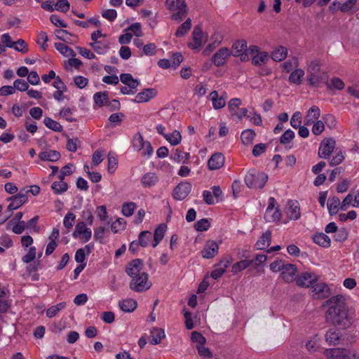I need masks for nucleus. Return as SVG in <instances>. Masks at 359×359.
<instances>
[{
	"label": "nucleus",
	"mask_w": 359,
	"mask_h": 359,
	"mask_svg": "<svg viewBox=\"0 0 359 359\" xmlns=\"http://www.w3.org/2000/svg\"><path fill=\"white\" fill-rule=\"evenodd\" d=\"M326 304L329 306L325 318L326 320L336 327L344 329L351 324V318L348 316V310L346 299L341 294L330 298Z\"/></svg>",
	"instance_id": "nucleus-1"
},
{
	"label": "nucleus",
	"mask_w": 359,
	"mask_h": 359,
	"mask_svg": "<svg viewBox=\"0 0 359 359\" xmlns=\"http://www.w3.org/2000/svg\"><path fill=\"white\" fill-rule=\"evenodd\" d=\"M167 8L172 11L170 18L175 21H181L187 14L188 8L185 0H166Z\"/></svg>",
	"instance_id": "nucleus-2"
},
{
	"label": "nucleus",
	"mask_w": 359,
	"mask_h": 359,
	"mask_svg": "<svg viewBox=\"0 0 359 359\" xmlns=\"http://www.w3.org/2000/svg\"><path fill=\"white\" fill-rule=\"evenodd\" d=\"M268 180V175L255 169L248 172L245 177V183L250 189H262Z\"/></svg>",
	"instance_id": "nucleus-3"
},
{
	"label": "nucleus",
	"mask_w": 359,
	"mask_h": 359,
	"mask_svg": "<svg viewBox=\"0 0 359 359\" xmlns=\"http://www.w3.org/2000/svg\"><path fill=\"white\" fill-rule=\"evenodd\" d=\"M8 200L11 201L8 206V214L5 217L0 224L6 222L11 215L12 211L22 206L27 200V192L21 190L18 194L10 197Z\"/></svg>",
	"instance_id": "nucleus-4"
},
{
	"label": "nucleus",
	"mask_w": 359,
	"mask_h": 359,
	"mask_svg": "<svg viewBox=\"0 0 359 359\" xmlns=\"http://www.w3.org/2000/svg\"><path fill=\"white\" fill-rule=\"evenodd\" d=\"M147 273H142L141 276L131 278L129 287L135 292H142L150 288L151 283L148 280Z\"/></svg>",
	"instance_id": "nucleus-5"
},
{
	"label": "nucleus",
	"mask_w": 359,
	"mask_h": 359,
	"mask_svg": "<svg viewBox=\"0 0 359 359\" xmlns=\"http://www.w3.org/2000/svg\"><path fill=\"white\" fill-rule=\"evenodd\" d=\"M233 53L234 57H239L241 60L246 62L249 60L248 53L247 42L245 40H238L233 43L232 46Z\"/></svg>",
	"instance_id": "nucleus-6"
},
{
	"label": "nucleus",
	"mask_w": 359,
	"mask_h": 359,
	"mask_svg": "<svg viewBox=\"0 0 359 359\" xmlns=\"http://www.w3.org/2000/svg\"><path fill=\"white\" fill-rule=\"evenodd\" d=\"M336 142L332 138H325L320 144L318 156L321 158H327L333 152Z\"/></svg>",
	"instance_id": "nucleus-7"
},
{
	"label": "nucleus",
	"mask_w": 359,
	"mask_h": 359,
	"mask_svg": "<svg viewBox=\"0 0 359 359\" xmlns=\"http://www.w3.org/2000/svg\"><path fill=\"white\" fill-rule=\"evenodd\" d=\"M318 280V276L313 272L305 271L301 273L296 279L298 286L302 287H309Z\"/></svg>",
	"instance_id": "nucleus-8"
},
{
	"label": "nucleus",
	"mask_w": 359,
	"mask_h": 359,
	"mask_svg": "<svg viewBox=\"0 0 359 359\" xmlns=\"http://www.w3.org/2000/svg\"><path fill=\"white\" fill-rule=\"evenodd\" d=\"M144 263L140 259H135L130 261L126 268V273L131 278L141 276V273H146L143 270Z\"/></svg>",
	"instance_id": "nucleus-9"
},
{
	"label": "nucleus",
	"mask_w": 359,
	"mask_h": 359,
	"mask_svg": "<svg viewBox=\"0 0 359 359\" xmlns=\"http://www.w3.org/2000/svg\"><path fill=\"white\" fill-rule=\"evenodd\" d=\"M72 235L74 238L80 236V239L82 242L87 243L92 236V231L90 229L86 227L83 222H79L76 224Z\"/></svg>",
	"instance_id": "nucleus-10"
},
{
	"label": "nucleus",
	"mask_w": 359,
	"mask_h": 359,
	"mask_svg": "<svg viewBox=\"0 0 359 359\" xmlns=\"http://www.w3.org/2000/svg\"><path fill=\"white\" fill-rule=\"evenodd\" d=\"M191 184L187 182L178 184L172 191L174 198L180 201L184 199L191 192Z\"/></svg>",
	"instance_id": "nucleus-11"
},
{
	"label": "nucleus",
	"mask_w": 359,
	"mask_h": 359,
	"mask_svg": "<svg viewBox=\"0 0 359 359\" xmlns=\"http://www.w3.org/2000/svg\"><path fill=\"white\" fill-rule=\"evenodd\" d=\"M218 250V244L214 241L209 240L205 243L201 253L203 258L211 259L217 255Z\"/></svg>",
	"instance_id": "nucleus-12"
},
{
	"label": "nucleus",
	"mask_w": 359,
	"mask_h": 359,
	"mask_svg": "<svg viewBox=\"0 0 359 359\" xmlns=\"http://www.w3.org/2000/svg\"><path fill=\"white\" fill-rule=\"evenodd\" d=\"M297 269L295 265L286 264L280 272L283 280L286 283H291L297 279Z\"/></svg>",
	"instance_id": "nucleus-13"
},
{
	"label": "nucleus",
	"mask_w": 359,
	"mask_h": 359,
	"mask_svg": "<svg viewBox=\"0 0 359 359\" xmlns=\"http://www.w3.org/2000/svg\"><path fill=\"white\" fill-rule=\"evenodd\" d=\"M307 79L311 86L319 87L322 83H327L328 75L326 72L319 71L308 74Z\"/></svg>",
	"instance_id": "nucleus-14"
},
{
	"label": "nucleus",
	"mask_w": 359,
	"mask_h": 359,
	"mask_svg": "<svg viewBox=\"0 0 359 359\" xmlns=\"http://www.w3.org/2000/svg\"><path fill=\"white\" fill-rule=\"evenodd\" d=\"M230 55V50L227 48H222L213 55L212 62L217 67L222 66Z\"/></svg>",
	"instance_id": "nucleus-15"
},
{
	"label": "nucleus",
	"mask_w": 359,
	"mask_h": 359,
	"mask_svg": "<svg viewBox=\"0 0 359 359\" xmlns=\"http://www.w3.org/2000/svg\"><path fill=\"white\" fill-rule=\"evenodd\" d=\"M193 42L189 44L191 49H198L204 43L205 39L203 36L201 28L199 26L195 27L192 32Z\"/></svg>",
	"instance_id": "nucleus-16"
},
{
	"label": "nucleus",
	"mask_w": 359,
	"mask_h": 359,
	"mask_svg": "<svg viewBox=\"0 0 359 359\" xmlns=\"http://www.w3.org/2000/svg\"><path fill=\"white\" fill-rule=\"evenodd\" d=\"M312 292L313 297L316 299H325L330 294V288L324 283H319L313 285Z\"/></svg>",
	"instance_id": "nucleus-17"
},
{
	"label": "nucleus",
	"mask_w": 359,
	"mask_h": 359,
	"mask_svg": "<svg viewBox=\"0 0 359 359\" xmlns=\"http://www.w3.org/2000/svg\"><path fill=\"white\" fill-rule=\"evenodd\" d=\"M156 95V90L154 88H145L137 93L133 102L137 103L147 102Z\"/></svg>",
	"instance_id": "nucleus-18"
},
{
	"label": "nucleus",
	"mask_w": 359,
	"mask_h": 359,
	"mask_svg": "<svg viewBox=\"0 0 359 359\" xmlns=\"http://www.w3.org/2000/svg\"><path fill=\"white\" fill-rule=\"evenodd\" d=\"M55 34L58 39H60L67 43L75 44L78 41V37L76 35L72 34L65 29H56L55 31Z\"/></svg>",
	"instance_id": "nucleus-19"
},
{
	"label": "nucleus",
	"mask_w": 359,
	"mask_h": 359,
	"mask_svg": "<svg viewBox=\"0 0 359 359\" xmlns=\"http://www.w3.org/2000/svg\"><path fill=\"white\" fill-rule=\"evenodd\" d=\"M224 164V156L222 153H215L211 156L208 161V165L210 170H217L222 168Z\"/></svg>",
	"instance_id": "nucleus-20"
},
{
	"label": "nucleus",
	"mask_w": 359,
	"mask_h": 359,
	"mask_svg": "<svg viewBox=\"0 0 359 359\" xmlns=\"http://www.w3.org/2000/svg\"><path fill=\"white\" fill-rule=\"evenodd\" d=\"M320 116V110L318 107H311L306 113L304 117V124L306 126H310L313 124L318 119Z\"/></svg>",
	"instance_id": "nucleus-21"
},
{
	"label": "nucleus",
	"mask_w": 359,
	"mask_h": 359,
	"mask_svg": "<svg viewBox=\"0 0 359 359\" xmlns=\"http://www.w3.org/2000/svg\"><path fill=\"white\" fill-rule=\"evenodd\" d=\"M288 208L287 215L290 219L297 220L300 218V208L297 201H289L287 203Z\"/></svg>",
	"instance_id": "nucleus-22"
},
{
	"label": "nucleus",
	"mask_w": 359,
	"mask_h": 359,
	"mask_svg": "<svg viewBox=\"0 0 359 359\" xmlns=\"http://www.w3.org/2000/svg\"><path fill=\"white\" fill-rule=\"evenodd\" d=\"M351 204H352L353 207H359V193L358 191L354 196L351 194H348L346 196L341 202V210L344 211L346 210Z\"/></svg>",
	"instance_id": "nucleus-23"
},
{
	"label": "nucleus",
	"mask_w": 359,
	"mask_h": 359,
	"mask_svg": "<svg viewBox=\"0 0 359 359\" xmlns=\"http://www.w3.org/2000/svg\"><path fill=\"white\" fill-rule=\"evenodd\" d=\"M271 240V232L270 231H266L262 234L259 241H257L255 247L257 250H265L269 246Z\"/></svg>",
	"instance_id": "nucleus-24"
},
{
	"label": "nucleus",
	"mask_w": 359,
	"mask_h": 359,
	"mask_svg": "<svg viewBox=\"0 0 359 359\" xmlns=\"http://www.w3.org/2000/svg\"><path fill=\"white\" fill-rule=\"evenodd\" d=\"M39 158L42 161L55 162L60 158V154L55 150H46L39 153Z\"/></svg>",
	"instance_id": "nucleus-25"
},
{
	"label": "nucleus",
	"mask_w": 359,
	"mask_h": 359,
	"mask_svg": "<svg viewBox=\"0 0 359 359\" xmlns=\"http://www.w3.org/2000/svg\"><path fill=\"white\" fill-rule=\"evenodd\" d=\"M340 200L337 196L331 197L328 199L327 203V207L330 215H335L339 210V208L341 209Z\"/></svg>",
	"instance_id": "nucleus-26"
},
{
	"label": "nucleus",
	"mask_w": 359,
	"mask_h": 359,
	"mask_svg": "<svg viewBox=\"0 0 359 359\" xmlns=\"http://www.w3.org/2000/svg\"><path fill=\"white\" fill-rule=\"evenodd\" d=\"M119 308L123 312H133L137 306V302L133 299H126L118 302Z\"/></svg>",
	"instance_id": "nucleus-27"
},
{
	"label": "nucleus",
	"mask_w": 359,
	"mask_h": 359,
	"mask_svg": "<svg viewBox=\"0 0 359 359\" xmlns=\"http://www.w3.org/2000/svg\"><path fill=\"white\" fill-rule=\"evenodd\" d=\"M167 226L165 224H161L154 231V242L152 243L153 248H156L159 242L163 238Z\"/></svg>",
	"instance_id": "nucleus-28"
},
{
	"label": "nucleus",
	"mask_w": 359,
	"mask_h": 359,
	"mask_svg": "<svg viewBox=\"0 0 359 359\" xmlns=\"http://www.w3.org/2000/svg\"><path fill=\"white\" fill-rule=\"evenodd\" d=\"M287 55V49L284 46L276 48L271 53V58L276 62L283 61Z\"/></svg>",
	"instance_id": "nucleus-29"
},
{
	"label": "nucleus",
	"mask_w": 359,
	"mask_h": 359,
	"mask_svg": "<svg viewBox=\"0 0 359 359\" xmlns=\"http://www.w3.org/2000/svg\"><path fill=\"white\" fill-rule=\"evenodd\" d=\"M313 241L315 243L324 248H328L330 245V238L324 233H316L313 236Z\"/></svg>",
	"instance_id": "nucleus-30"
},
{
	"label": "nucleus",
	"mask_w": 359,
	"mask_h": 359,
	"mask_svg": "<svg viewBox=\"0 0 359 359\" xmlns=\"http://www.w3.org/2000/svg\"><path fill=\"white\" fill-rule=\"evenodd\" d=\"M158 181L157 176L153 172H148L143 175L141 180L142 184L145 188L154 186Z\"/></svg>",
	"instance_id": "nucleus-31"
},
{
	"label": "nucleus",
	"mask_w": 359,
	"mask_h": 359,
	"mask_svg": "<svg viewBox=\"0 0 359 359\" xmlns=\"http://www.w3.org/2000/svg\"><path fill=\"white\" fill-rule=\"evenodd\" d=\"M165 337L164 330L161 328H154L151 331L150 343L156 345L158 344L161 339Z\"/></svg>",
	"instance_id": "nucleus-32"
},
{
	"label": "nucleus",
	"mask_w": 359,
	"mask_h": 359,
	"mask_svg": "<svg viewBox=\"0 0 359 359\" xmlns=\"http://www.w3.org/2000/svg\"><path fill=\"white\" fill-rule=\"evenodd\" d=\"M320 337L316 334L310 338L306 343V347L309 352L313 353L320 348Z\"/></svg>",
	"instance_id": "nucleus-33"
},
{
	"label": "nucleus",
	"mask_w": 359,
	"mask_h": 359,
	"mask_svg": "<svg viewBox=\"0 0 359 359\" xmlns=\"http://www.w3.org/2000/svg\"><path fill=\"white\" fill-rule=\"evenodd\" d=\"M340 333L334 329H330L325 334V341L330 345H335L339 342Z\"/></svg>",
	"instance_id": "nucleus-34"
},
{
	"label": "nucleus",
	"mask_w": 359,
	"mask_h": 359,
	"mask_svg": "<svg viewBox=\"0 0 359 359\" xmlns=\"http://www.w3.org/2000/svg\"><path fill=\"white\" fill-rule=\"evenodd\" d=\"M255 135L256 134L253 130L247 129L241 133V139L244 144L250 145L252 144Z\"/></svg>",
	"instance_id": "nucleus-35"
},
{
	"label": "nucleus",
	"mask_w": 359,
	"mask_h": 359,
	"mask_svg": "<svg viewBox=\"0 0 359 359\" xmlns=\"http://www.w3.org/2000/svg\"><path fill=\"white\" fill-rule=\"evenodd\" d=\"M331 359H351V351L347 349H332Z\"/></svg>",
	"instance_id": "nucleus-36"
},
{
	"label": "nucleus",
	"mask_w": 359,
	"mask_h": 359,
	"mask_svg": "<svg viewBox=\"0 0 359 359\" xmlns=\"http://www.w3.org/2000/svg\"><path fill=\"white\" fill-rule=\"evenodd\" d=\"M269 58V55L267 52H259L252 57V62L256 66H260L266 64L268 62Z\"/></svg>",
	"instance_id": "nucleus-37"
},
{
	"label": "nucleus",
	"mask_w": 359,
	"mask_h": 359,
	"mask_svg": "<svg viewBox=\"0 0 359 359\" xmlns=\"http://www.w3.org/2000/svg\"><path fill=\"white\" fill-rule=\"evenodd\" d=\"M253 262V260L245 259L241 260L235 263L231 268V271L233 273H238V272L247 269L250 266Z\"/></svg>",
	"instance_id": "nucleus-38"
},
{
	"label": "nucleus",
	"mask_w": 359,
	"mask_h": 359,
	"mask_svg": "<svg viewBox=\"0 0 359 359\" xmlns=\"http://www.w3.org/2000/svg\"><path fill=\"white\" fill-rule=\"evenodd\" d=\"M304 76V71L302 69H296L289 76V81L291 83L300 84L303 76Z\"/></svg>",
	"instance_id": "nucleus-39"
},
{
	"label": "nucleus",
	"mask_w": 359,
	"mask_h": 359,
	"mask_svg": "<svg viewBox=\"0 0 359 359\" xmlns=\"http://www.w3.org/2000/svg\"><path fill=\"white\" fill-rule=\"evenodd\" d=\"M189 153L183 152L177 149L171 155V159L177 163H185L189 158Z\"/></svg>",
	"instance_id": "nucleus-40"
},
{
	"label": "nucleus",
	"mask_w": 359,
	"mask_h": 359,
	"mask_svg": "<svg viewBox=\"0 0 359 359\" xmlns=\"http://www.w3.org/2000/svg\"><path fill=\"white\" fill-rule=\"evenodd\" d=\"M191 27V20L190 18H187L186 21L178 27L175 32V36L177 37L184 36L190 30Z\"/></svg>",
	"instance_id": "nucleus-41"
},
{
	"label": "nucleus",
	"mask_w": 359,
	"mask_h": 359,
	"mask_svg": "<svg viewBox=\"0 0 359 359\" xmlns=\"http://www.w3.org/2000/svg\"><path fill=\"white\" fill-rule=\"evenodd\" d=\"M66 306L65 302H60L56 305L52 306L46 311V316L48 318H53L60 311L64 309Z\"/></svg>",
	"instance_id": "nucleus-42"
},
{
	"label": "nucleus",
	"mask_w": 359,
	"mask_h": 359,
	"mask_svg": "<svg viewBox=\"0 0 359 359\" xmlns=\"http://www.w3.org/2000/svg\"><path fill=\"white\" fill-rule=\"evenodd\" d=\"M51 188L55 194H61L68 189V184L64 180H60L59 182H54L51 185Z\"/></svg>",
	"instance_id": "nucleus-43"
},
{
	"label": "nucleus",
	"mask_w": 359,
	"mask_h": 359,
	"mask_svg": "<svg viewBox=\"0 0 359 359\" xmlns=\"http://www.w3.org/2000/svg\"><path fill=\"white\" fill-rule=\"evenodd\" d=\"M55 48L58 50L61 54L66 57L69 56H75V53L74 50L67 46L65 43H55Z\"/></svg>",
	"instance_id": "nucleus-44"
},
{
	"label": "nucleus",
	"mask_w": 359,
	"mask_h": 359,
	"mask_svg": "<svg viewBox=\"0 0 359 359\" xmlns=\"http://www.w3.org/2000/svg\"><path fill=\"white\" fill-rule=\"evenodd\" d=\"M165 140L169 142L172 145H177L182 140L180 133L175 130L170 134L165 135Z\"/></svg>",
	"instance_id": "nucleus-45"
},
{
	"label": "nucleus",
	"mask_w": 359,
	"mask_h": 359,
	"mask_svg": "<svg viewBox=\"0 0 359 359\" xmlns=\"http://www.w3.org/2000/svg\"><path fill=\"white\" fill-rule=\"evenodd\" d=\"M43 123L47 128L55 132H61L62 130V125L49 117H46Z\"/></svg>",
	"instance_id": "nucleus-46"
},
{
	"label": "nucleus",
	"mask_w": 359,
	"mask_h": 359,
	"mask_svg": "<svg viewBox=\"0 0 359 359\" xmlns=\"http://www.w3.org/2000/svg\"><path fill=\"white\" fill-rule=\"evenodd\" d=\"M146 142L140 133L135 135L133 139V147L136 151H140L144 149Z\"/></svg>",
	"instance_id": "nucleus-47"
},
{
	"label": "nucleus",
	"mask_w": 359,
	"mask_h": 359,
	"mask_svg": "<svg viewBox=\"0 0 359 359\" xmlns=\"http://www.w3.org/2000/svg\"><path fill=\"white\" fill-rule=\"evenodd\" d=\"M151 240V233L150 231H142L139 235V241L138 243L142 247L148 246L149 243Z\"/></svg>",
	"instance_id": "nucleus-48"
},
{
	"label": "nucleus",
	"mask_w": 359,
	"mask_h": 359,
	"mask_svg": "<svg viewBox=\"0 0 359 359\" xmlns=\"http://www.w3.org/2000/svg\"><path fill=\"white\" fill-rule=\"evenodd\" d=\"M93 100H94L95 103L97 106L102 107L104 104H106L107 102V100H108L107 93H106L105 92L96 93L93 95Z\"/></svg>",
	"instance_id": "nucleus-49"
},
{
	"label": "nucleus",
	"mask_w": 359,
	"mask_h": 359,
	"mask_svg": "<svg viewBox=\"0 0 359 359\" xmlns=\"http://www.w3.org/2000/svg\"><path fill=\"white\" fill-rule=\"evenodd\" d=\"M281 218V213L280 210L276 208L273 210V212H265L264 219L269 222H273L280 220Z\"/></svg>",
	"instance_id": "nucleus-50"
},
{
	"label": "nucleus",
	"mask_w": 359,
	"mask_h": 359,
	"mask_svg": "<svg viewBox=\"0 0 359 359\" xmlns=\"http://www.w3.org/2000/svg\"><path fill=\"white\" fill-rule=\"evenodd\" d=\"M107 159H108V171L110 173H113L116 168H117V158L114 156V154L111 152H109L107 155Z\"/></svg>",
	"instance_id": "nucleus-51"
},
{
	"label": "nucleus",
	"mask_w": 359,
	"mask_h": 359,
	"mask_svg": "<svg viewBox=\"0 0 359 359\" xmlns=\"http://www.w3.org/2000/svg\"><path fill=\"white\" fill-rule=\"evenodd\" d=\"M135 207L136 204L133 202L124 203L122 206L121 212L124 216L130 217L133 214Z\"/></svg>",
	"instance_id": "nucleus-52"
},
{
	"label": "nucleus",
	"mask_w": 359,
	"mask_h": 359,
	"mask_svg": "<svg viewBox=\"0 0 359 359\" xmlns=\"http://www.w3.org/2000/svg\"><path fill=\"white\" fill-rule=\"evenodd\" d=\"M90 46L97 54H104L109 48L108 45L103 44L100 41L90 43Z\"/></svg>",
	"instance_id": "nucleus-53"
},
{
	"label": "nucleus",
	"mask_w": 359,
	"mask_h": 359,
	"mask_svg": "<svg viewBox=\"0 0 359 359\" xmlns=\"http://www.w3.org/2000/svg\"><path fill=\"white\" fill-rule=\"evenodd\" d=\"M210 224L208 219L203 218L198 221H197L195 224L194 227L197 231H203L208 229L210 227Z\"/></svg>",
	"instance_id": "nucleus-54"
},
{
	"label": "nucleus",
	"mask_w": 359,
	"mask_h": 359,
	"mask_svg": "<svg viewBox=\"0 0 359 359\" xmlns=\"http://www.w3.org/2000/svg\"><path fill=\"white\" fill-rule=\"evenodd\" d=\"M294 137V133L290 129L287 130L280 137V142L282 144L290 143Z\"/></svg>",
	"instance_id": "nucleus-55"
},
{
	"label": "nucleus",
	"mask_w": 359,
	"mask_h": 359,
	"mask_svg": "<svg viewBox=\"0 0 359 359\" xmlns=\"http://www.w3.org/2000/svg\"><path fill=\"white\" fill-rule=\"evenodd\" d=\"M126 222L122 218L117 219L114 222L111 224V230L114 233H117L121 230H123L126 227Z\"/></svg>",
	"instance_id": "nucleus-56"
},
{
	"label": "nucleus",
	"mask_w": 359,
	"mask_h": 359,
	"mask_svg": "<svg viewBox=\"0 0 359 359\" xmlns=\"http://www.w3.org/2000/svg\"><path fill=\"white\" fill-rule=\"evenodd\" d=\"M14 44L15 45L13 46V48L15 50L22 53H26L28 52V47L25 40L20 39L15 42H14Z\"/></svg>",
	"instance_id": "nucleus-57"
},
{
	"label": "nucleus",
	"mask_w": 359,
	"mask_h": 359,
	"mask_svg": "<svg viewBox=\"0 0 359 359\" xmlns=\"http://www.w3.org/2000/svg\"><path fill=\"white\" fill-rule=\"evenodd\" d=\"M326 84L330 88H332L337 90H341L344 88V83L342 81V80L336 77L332 78L330 80V82H327Z\"/></svg>",
	"instance_id": "nucleus-58"
},
{
	"label": "nucleus",
	"mask_w": 359,
	"mask_h": 359,
	"mask_svg": "<svg viewBox=\"0 0 359 359\" xmlns=\"http://www.w3.org/2000/svg\"><path fill=\"white\" fill-rule=\"evenodd\" d=\"M196 348L201 357H203L204 358H212L213 355L212 352L210 351L208 348L204 346V345H196Z\"/></svg>",
	"instance_id": "nucleus-59"
},
{
	"label": "nucleus",
	"mask_w": 359,
	"mask_h": 359,
	"mask_svg": "<svg viewBox=\"0 0 359 359\" xmlns=\"http://www.w3.org/2000/svg\"><path fill=\"white\" fill-rule=\"evenodd\" d=\"M36 255V250L35 247H30L28 252L22 257V260L25 263H29L32 262Z\"/></svg>",
	"instance_id": "nucleus-60"
},
{
	"label": "nucleus",
	"mask_w": 359,
	"mask_h": 359,
	"mask_svg": "<svg viewBox=\"0 0 359 359\" xmlns=\"http://www.w3.org/2000/svg\"><path fill=\"white\" fill-rule=\"evenodd\" d=\"M191 339L193 342L197 343V345H205L206 343L205 338L196 331L191 332Z\"/></svg>",
	"instance_id": "nucleus-61"
},
{
	"label": "nucleus",
	"mask_w": 359,
	"mask_h": 359,
	"mask_svg": "<svg viewBox=\"0 0 359 359\" xmlns=\"http://www.w3.org/2000/svg\"><path fill=\"white\" fill-rule=\"evenodd\" d=\"M76 215L73 212H68L64 218L63 224L67 229H70L73 226L75 222Z\"/></svg>",
	"instance_id": "nucleus-62"
},
{
	"label": "nucleus",
	"mask_w": 359,
	"mask_h": 359,
	"mask_svg": "<svg viewBox=\"0 0 359 359\" xmlns=\"http://www.w3.org/2000/svg\"><path fill=\"white\" fill-rule=\"evenodd\" d=\"M70 5L67 0H57L55 8L60 12L66 13L69 11Z\"/></svg>",
	"instance_id": "nucleus-63"
},
{
	"label": "nucleus",
	"mask_w": 359,
	"mask_h": 359,
	"mask_svg": "<svg viewBox=\"0 0 359 359\" xmlns=\"http://www.w3.org/2000/svg\"><path fill=\"white\" fill-rule=\"evenodd\" d=\"M302 124V114L299 111H296L290 119V125L294 128H298Z\"/></svg>",
	"instance_id": "nucleus-64"
}]
</instances>
